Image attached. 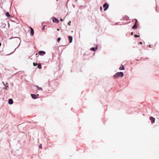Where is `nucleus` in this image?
<instances>
[{
    "label": "nucleus",
    "instance_id": "nucleus-1",
    "mask_svg": "<svg viewBox=\"0 0 159 159\" xmlns=\"http://www.w3.org/2000/svg\"><path fill=\"white\" fill-rule=\"evenodd\" d=\"M124 76V74L122 72H118L114 76L115 78H117L118 77H122Z\"/></svg>",
    "mask_w": 159,
    "mask_h": 159
},
{
    "label": "nucleus",
    "instance_id": "nucleus-2",
    "mask_svg": "<svg viewBox=\"0 0 159 159\" xmlns=\"http://www.w3.org/2000/svg\"><path fill=\"white\" fill-rule=\"evenodd\" d=\"M109 7V5L107 3H105L103 5V7L105 8L104 9V11H106L107 9Z\"/></svg>",
    "mask_w": 159,
    "mask_h": 159
},
{
    "label": "nucleus",
    "instance_id": "nucleus-3",
    "mask_svg": "<svg viewBox=\"0 0 159 159\" xmlns=\"http://www.w3.org/2000/svg\"><path fill=\"white\" fill-rule=\"evenodd\" d=\"M52 21L54 23H58L59 20L56 18L53 17L52 19Z\"/></svg>",
    "mask_w": 159,
    "mask_h": 159
},
{
    "label": "nucleus",
    "instance_id": "nucleus-4",
    "mask_svg": "<svg viewBox=\"0 0 159 159\" xmlns=\"http://www.w3.org/2000/svg\"><path fill=\"white\" fill-rule=\"evenodd\" d=\"M39 54L41 56H43L45 54V52L43 51H40L39 52Z\"/></svg>",
    "mask_w": 159,
    "mask_h": 159
},
{
    "label": "nucleus",
    "instance_id": "nucleus-5",
    "mask_svg": "<svg viewBox=\"0 0 159 159\" xmlns=\"http://www.w3.org/2000/svg\"><path fill=\"white\" fill-rule=\"evenodd\" d=\"M30 29V34L31 36H33L34 34V30L31 27H29Z\"/></svg>",
    "mask_w": 159,
    "mask_h": 159
},
{
    "label": "nucleus",
    "instance_id": "nucleus-6",
    "mask_svg": "<svg viewBox=\"0 0 159 159\" xmlns=\"http://www.w3.org/2000/svg\"><path fill=\"white\" fill-rule=\"evenodd\" d=\"M150 120L151 121L152 123H154L155 122V119L152 116H151L149 118Z\"/></svg>",
    "mask_w": 159,
    "mask_h": 159
},
{
    "label": "nucleus",
    "instance_id": "nucleus-7",
    "mask_svg": "<svg viewBox=\"0 0 159 159\" xmlns=\"http://www.w3.org/2000/svg\"><path fill=\"white\" fill-rule=\"evenodd\" d=\"M31 95L32 98H33L36 99L37 98V96H38L39 95H38V94L36 95L35 94H31Z\"/></svg>",
    "mask_w": 159,
    "mask_h": 159
},
{
    "label": "nucleus",
    "instance_id": "nucleus-8",
    "mask_svg": "<svg viewBox=\"0 0 159 159\" xmlns=\"http://www.w3.org/2000/svg\"><path fill=\"white\" fill-rule=\"evenodd\" d=\"M68 39L69 40L70 43H71L72 41V39H73L72 37L71 36H68Z\"/></svg>",
    "mask_w": 159,
    "mask_h": 159
},
{
    "label": "nucleus",
    "instance_id": "nucleus-9",
    "mask_svg": "<svg viewBox=\"0 0 159 159\" xmlns=\"http://www.w3.org/2000/svg\"><path fill=\"white\" fill-rule=\"evenodd\" d=\"M8 103L10 104H12L13 103V100L11 99H9L8 100Z\"/></svg>",
    "mask_w": 159,
    "mask_h": 159
},
{
    "label": "nucleus",
    "instance_id": "nucleus-10",
    "mask_svg": "<svg viewBox=\"0 0 159 159\" xmlns=\"http://www.w3.org/2000/svg\"><path fill=\"white\" fill-rule=\"evenodd\" d=\"M98 49V48L96 47L95 48H90V50L92 51H95L97 50Z\"/></svg>",
    "mask_w": 159,
    "mask_h": 159
},
{
    "label": "nucleus",
    "instance_id": "nucleus-11",
    "mask_svg": "<svg viewBox=\"0 0 159 159\" xmlns=\"http://www.w3.org/2000/svg\"><path fill=\"white\" fill-rule=\"evenodd\" d=\"M125 69L124 66L121 65L119 69L120 70H123Z\"/></svg>",
    "mask_w": 159,
    "mask_h": 159
},
{
    "label": "nucleus",
    "instance_id": "nucleus-12",
    "mask_svg": "<svg viewBox=\"0 0 159 159\" xmlns=\"http://www.w3.org/2000/svg\"><path fill=\"white\" fill-rule=\"evenodd\" d=\"M137 24H134L133 26L132 27V28L134 29H137Z\"/></svg>",
    "mask_w": 159,
    "mask_h": 159
},
{
    "label": "nucleus",
    "instance_id": "nucleus-13",
    "mask_svg": "<svg viewBox=\"0 0 159 159\" xmlns=\"http://www.w3.org/2000/svg\"><path fill=\"white\" fill-rule=\"evenodd\" d=\"M37 65H38V68L39 69H41L42 68L41 64L40 63H39L37 64Z\"/></svg>",
    "mask_w": 159,
    "mask_h": 159
},
{
    "label": "nucleus",
    "instance_id": "nucleus-14",
    "mask_svg": "<svg viewBox=\"0 0 159 159\" xmlns=\"http://www.w3.org/2000/svg\"><path fill=\"white\" fill-rule=\"evenodd\" d=\"M6 16L7 17H9L10 16L9 14V13L8 12H6Z\"/></svg>",
    "mask_w": 159,
    "mask_h": 159
},
{
    "label": "nucleus",
    "instance_id": "nucleus-15",
    "mask_svg": "<svg viewBox=\"0 0 159 159\" xmlns=\"http://www.w3.org/2000/svg\"><path fill=\"white\" fill-rule=\"evenodd\" d=\"M36 87L38 88V89L39 90H42V89L41 88L39 87L38 86H37Z\"/></svg>",
    "mask_w": 159,
    "mask_h": 159
},
{
    "label": "nucleus",
    "instance_id": "nucleus-16",
    "mask_svg": "<svg viewBox=\"0 0 159 159\" xmlns=\"http://www.w3.org/2000/svg\"><path fill=\"white\" fill-rule=\"evenodd\" d=\"M60 40H61L60 38V37L58 38L57 39V42L59 43Z\"/></svg>",
    "mask_w": 159,
    "mask_h": 159
},
{
    "label": "nucleus",
    "instance_id": "nucleus-17",
    "mask_svg": "<svg viewBox=\"0 0 159 159\" xmlns=\"http://www.w3.org/2000/svg\"><path fill=\"white\" fill-rule=\"evenodd\" d=\"M39 148H40V149H42V144H41L39 146Z\"/></svg>",
    "mask_w": 159,
    "mask_h": 159
},
{
    "label": "nucleus",
    "instance_id": "nucleus-18",
    "mask_svg": "<svg viewBox=\"0 0 159 159\" xmlns=\"http://www.w3.org/2000/svg\"><path fill=\"white\" fill-rule=\"evenodd\" d=\"M33 65L35 66L37 65V64L36 63H35L34 62H33Z\"/></svg>",
    "mask_w": 159,
    "mask_h": 159
},
{
    "label": "nucleus",
    "instance_id": "nucleus-19",
    "mask_svg": "<svg viewBox=\"0 0 159 159\" xmlns=\"http://www.w3.org/2000/svg\"><path fill=\"white\" fill-rule=\"evenodd\" d=\"M71 22L70 21L68 23V25H70L71 24Z\"/></svg>",
    "mask_w": 159,
    "mask_h": 159
},
{
    "label": "nucleus",
    "instance_id": "nucleus-20",
    "mask_svg": "<svg viewBox=\"0 0 159 159\" xmlns=\"http://www.w3.org/2000/svg\"><path fill=\"white\" fill-rule=\"evenodd\" d=\"M134 37H135L136 38V37H139V35H134Z\"/></svg>",
    "mask_w": 159,
    "mask_h": 159
},
{
    "label": "nucleus",
    "instance_id": "nucleus-21",
    "mask_svg": "<svg viewBox=\"0 0 159 159\" xmlns=\"http://www.w3.org/2000/svg\"><path fill=\"white\" fill-rule=\"evenodd\" d=\"M137 20H136V22H135V24H137Z\"/></svg>",
    "mask_w": 159,
    "mask_h": 159
},
{
    "label": "nucleus",
    "instance_id": "nucleus-22",
    "mask_svg": "<svg viewBox=\"0 0 159 159\" xmlns=\"http://www.w3.org/2000/svg\"><path fill=\"white\" fill-rule=\"evenodd\" d=\"M100 9L101 11H102V7H100Z\"/></svg>",
    "mask_w": 159,
    "mask_h": 159
},
{
    "label": "nucleus",
    "instance_id": "nucleus-23",
    "mask_svg": "<svg viewBox=\"0 0 159 159\" xmlns=\"http://www.w3.org/2000/svg\"><path fill=\"white\" fill-rule=\"evenodd\" d=\"M60 20H61V21H63V19H60Z\"/></svg>",
    "mask_w": 159,
    "mask_h": 159
},
{
    "label": "nucleus",
    "instance_id": "nucleus-24",
    "mask_svg": "<svg viewBox=\"0 0 159 159\" xmlns=\"http://www.w3.org/2000/svg\"><path fill=\"white\" fill-rule=\"evenodd\" d=\"M131 35H133V32H132V33H131Z\"/></svg>",
    "mask_w": 159,
    "mask_h": 159
},
{
    "label": "nucleus",
    "instance_id": "nucleus-25",
    "mask_svg": "<svg viewBox=\"0 0 159 159\" xmlns=\"http://www.w3.org/2000/svg\"><path fill=\"white\" fill-rule=\"evenodd\" d=\"M139 43L140 44H142V42H139Z\"/></svg>",
    "mask_w": 159,
    "mask_h": 159
},
{
    "label": "nucleus",
    "instance_id": "nucleus-26",
    "mask_svg": "<svg viewBox=\"0 0 159 159\" xmlns=\"http://www.w3.org/2000/svg\"><path fill=\"white\" fill-rule=\"evenodd\" d=\"M57 31H59V29H57Z\"/></svg>",
    "mask_w": 159,
    "mask_h": 159
},
{
    "label": "nucleus",
    "instance_id": "nucleus-27",
    "mask_svg": "<svg viewBox=\"0 0 159 159\" xmlns=\"http://www.w3.org/2000/svg\"><path fill=\"white\" fill-rule=\"evenodd\" d=\"M58 0H56V1H58Z\"/></svg>",
    "mask_w": 159,
    "mask_h": 159
}]
</instances>
